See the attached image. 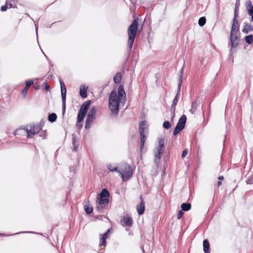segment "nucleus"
I'll use <instances>...</instances> for the list:
<instances>
[{
  "label": "nucleus",
  "instance_id": "nucleus-1",
  "mask_svg": "<svg viewBox=\"0 0 253 253\" xmlns=\"http://www.w3.org/2000/svg\"><path fill=\"white\" fill-rule=\"evenodd\" d=\"M126 100V92L123 85H120L118 88V93L112 91L109 97V107L112 113L117 114L119 110L120 103L124 104Z\"/></svg>",
  "mask_w": 253,
  "mask_h": 253
},
{
  "label": "nucleus",
  "instance_id": "nucleus-2",
  "mask_svg": "<svg viewBox=\"0 0 253 253\" xmlns=\"http://www.w3.org/2000/svg\"><path fill=\"white\" fill-rule=\"evenodd\" d=\"M118 171L123 181H127L132 175L133 171L131 167L127 163H124L118 167Z\"/></svg>",
  "mask_w": 253,
  "mask_h": 253
},
{
  "label": "nucleus",
  "instance_id": "nucleus-3",
  "mask_svg": "<svg viewBox=\"0 0 253 253\" xmlns=\"http://www.w3.org/2000/svg\"><path fill=\"white\" fill-rule=\"evenodd\" d=\"M239 27L240 25H232L230 42L232 47H236L239 45L240 38Z\"/></svg>",
  "mask_w": 253,
  "mask_h": 253
},
{
  "label": "nucleus",
  "instance_id": "nucleus-4",
  "mask_svg": "<svg viewBox=\"0 0 253 253\" xmlns=\"http://www.w3.org/2000/svg\"><path fill=\"white\" fill-rule=\"evenodd\" d=\"M138 22L135 19L132 23L129 26L128 29L127 33L128 36V45L129 49L132 48L137 30Z\"/></svg>",
  "mask_w": 253,
  "mask_h": 253
},
{
  "label": "nucleus",
  "instance_id": "nucleus-5",
  "mask_svg": "<svg viewBox=\"0 0 253 253\" xmlns=\"http://www.w3.org/2000/svg\"><path fill=\"white\" fill-rule=\"evenodd\" d=\"M165 144L164 138H160L158 141V145L154 150L155 162L158 163L161 159L164 152V147Z\"/></svg>",
  "mask_w": 253,
  "mask_h": 253
},
{
  "label": "nucleus",
  "instance_id": "nucleus-6",
  "mask_svg": "<svg viewBox=\"0 0 253 253\" xmlns=\"http://www.w3.org/2000/svg\"><path fill=\"white\" fill-rule=\"evenodd\" d=\"M96 112L97 108L96 107L93 106L90 109L86 119L85 124V127L86 128L90 127L91 125L95 119Z\"/></svg>",
  "mask_w": 253,
  "mask_h": 253
},
{
  "label": "nucleus",
  "instance_id": "nucleus-7",
  "mask_svg": "<svg viewBox=\"0 0 253 253\" xmlns=\"http://www.w3.org/2000/svg\"><path fill=\"white\" fill-rule=\"evenodd\" d=\"M90 103L91 101L88 100L84 102L81 106V109L78 115V122H81L84 120L85 115L86 114L87 111L89 109Z\"/></svg>",
  "mask_w": 253,
  "mask_h": 253
},
{
  "label": "nucleus",
  "instance_id": "nucleus-8",
  "mask_svg": "<svg viewBox=\"0 0 253 253\" xmlns=\"http://www.w3.org/2000/svg\"><path fill=\"white\" fill-rule=\"evenodd\" d=\"M186 121V116L183 115L179 119L173 131V135H177L180 131L183 129L185 126Z\"/></svg>",
  "mask_w": 253,
  "mask_h": 253
},
{
  "label": "nucleus",
  "instance_id": "nucleus-9",
  "mask_svg": "<svg viewBox=\"0 0 253 253\" xmlns=\"http://www.w3.org/2000/svg\"><path fill=\"white\" fill-rule=\"evenodd\" d=\"M109 204V199L108 198H100L98 197L96 200V208L100 212H102L103 209Z\"/></svg>",
  "mask_w": 253,
  "mask_h": 253
},
{
  "label": "nucleus",
  "instance_id": "nucleus-10",
  "mask_svg": "<svg viewBox=\"0 0 253 253\" xmlns=\"http://www.w3.org/2000/svg\"><path fill=\"white\" fill-rule=\"evenodd\" d=\"M41 127L38 126H33L30 130L26 129L27 137H32L33 135L39 133Z\"/></svg>",
  "mask_w": 253,
  "mask_h": 253
},
{
  "label": "nucleus",
  "instance_id": "nucleus-11",
  "mask_svg": "<svg viewBox=\"0 0 253 253\" xmlns=\"http://www.w3.org/2000/svg\"><path fill=\"white\" fill-rule=\"evenodd\" d=\"M121 222L124 226L131 227L133 224V220L131 217L124 216L122 218Z\"/></svg>",
  "mask_w": 253,
  "mask_h": 253
},
{
  "label": "nucleus",
  "instance_id": "nucleus-12",
  "mask_svg": "<svg viewBox=\"0 0 253 253\" xmlns=\"http://www.w3.org/2000/svg\"><path fill=\"white\" fill-rule=\"evenodd\" d=\"M141 203L136 207L137 211L139 215L142 214L145 211V204L142 196H140Z\"/></svg>",
  "mask_w": 253,
  "mask_h": 253
},
{
  "label": "nucleus",
  "instance_id": "nucleus-13",
  "mask_svg": "<svg viewBox=\"0 0 253 253\" xmlns=\"http://www.w3.org/2000/svg\"><path fill=\"white\" fill-rule=\"evenodd\" d=\"M88 86H86L84 84H82L80 89V95L83 98H86L87 97V90Z\"/></svg>",
  "mask_w": 253,
  "mask_h": 253
},
{
  "label": "nucleus",
  "instance_id": "nucleus-14",
  "mask_svg": "<svg viewBox=\"0 0 253 253\" xmlns=\"http://www.w3.org/2000/svg\"><path fill=\"white\" fill-rule=\"evenodd\" d=\"M200 104V101L198 99H196L193 101L191 104V108L189 110L190 112H191L192 114L195 113L197 108L199 106Z\"/></svg>",
  "mask_w": 253,
  "mask_h": 253
},
{
  "label": "nucleus",
  "instance_id": "nucleus-15",
  "mask_svg": "<svg viewBox=\"0 0 253 253\" xmlns=\"http://www.w3.org/2000/svg\"><path fill=\"white\" fill-rule=\"evenodd\" d=\"M253 31V26L248 23H245L242 32L247 34L250 32Z\"/></svg>",
  "mask_w": 253,
  "mask_h": 253
},
{
  "label": "nucleus",
  "instance_id": "nucleus-16",
  "mask_svg": "<svg viewBox=\"0 0 253 253\" xmlns=\"http://www.w3.org/2000/svg\"><path fill=\"white\" fill-rule=\"evenodd\" d=\"M26 84L24 88L22 90V94L25 96L27 94V91L29 88V87L33 84V81L32 80H29L26 81Z\"/></svg>",
  "mask_w": 253,
  "mask_h": 253
},
{
  "label": "nucleus",
  "instance_id": "nucleus-17",
  "mask_svg": "<svg viewBox=\"0 0 253 253\" xmlns=\"http://www.w3.org/2000/svg\"><path fill=\"white\" fill-rule=\"evenodd\" d=\"M246 4L247 10L248 14L252 17V21H253V6L252 5L251 1L247 2Z\"/></svg>",
  "mask_w": 253,
  "mask_h": 253
},
{
  "label": "nucleus",
  "instance_id": "nucleus-18",
  "mask_svg": "<svg viewBox=\"0 0 253 253\" xmlns=\"http://www.w3.org/2000/svg\"><path fill=\"white\" fill-rule=\"evenodd\" d=\"M148 128V126L147 125V123L145 121L141 122L140 123L139 126V132L140 134L145 133L146 130H147Z\"/></svg>",
  "mask_w": 253,
  "mask_h": 253
},
{
  "label": "nucleus",
  "instance_id": "nucleus-19",
  "mask_svg": "<svg viewBox=\"0 0 253 253\" xmlns=\"http://www.w3.org/2000/svg\"><path fill=\"white\" fill-rule=\"evenodd\" d=\"M238 16V8L237 5H235V9H234V18L233 19L232 25H240L238 20H237V17Z\"/></svg>",
  "mask_w": 253,
  "mask_h": 253
},
{
  "label": "nucleus",
  "instance_id": "nucleus-20",
  "mask_svg": "<svg viewBox=\"0 0 253 253\" xmlns=\"http://www.w3.org/2000/svg\"><path fill=\"white\" fill-rule=\"evenodd\" d=\"M178 101V92L177 93L175 97L174 98L173 101H172V104L171 106L170 110L171 112H175V106L177 103V102Z\"/></svg>",
  "mask_w": 253,
  "mask_h": 253
},
{
  "label": "nucleus",
  "instance_id": "nucleus-21",
  "mask_svg": "<svg viewBox=\"0 0 253 253\" xmlns=\"http://www.w3.org/2000/svg\"><path fill=\"white\" fill-rule=\"evenodd\" d=\"M140 143H141L140 149V151H142L143 149L145 142L146 140V137L145 136V133L140 134Z\"/></svg>",
  "mask_w": 253,
  "mask_h": 253
},
{
  "label": "nucleus",
  "instance_id": "nucleus-22",
  "mask_svg": "<svg viewBox=\"0 0 253 253\" xmlns=\"http://www.w3.org/2000/svg\"><path fill=\"white\" fill-rule=\"evenodd\" d=\"M60 87L62 97H66V88L65 84L60 81Z\"/></svg>",
  "mask_w": 253,
  "mask_h": 253
},
{
  "label": "nucleus",
  "instance_id": "nucleus-23",
  "mask_svg": "<svg viewBox=\"0 0 253 253\" xmlns=\"http://www.w3.org/2000/svg\"><path fill=\"white\" fill-rule=\"evenodd\" d=\"M109 196V193L106 189H103L98 197L100 198H108Z\"/></svg>",
  "mask_w": 253,
  "mask_h": 253
},
{
  "label": "nucleus",
  "instance_id": "nucleus-24",
  "mask_svg": "<svg viewBox=\"0 0 253 253\" xmlns=\"http://www.w3.org/2000/svg\"><path fill=\"white\" fill-rule=\"evenodd\" d=\"M203 251L204 252H210V244L207 239L203 241Z\"/></svg>",
  "mask_w": 253,
  "mask_h": 253
},
{
  "label": "nucleus",
  "instance_id": "nucleus-25",
  "mask_svg": "<svg viewBox=\"0 0 253 253\" xmlns=\"http://www.w3.org/2000/svg\"><path fill=\"white\" fill-rule=\"evenodd\" d=\"M191 205L190 203H183L181 205L182 211H188L190 210Z\"/></svg>",
  "mask_w": 253,
  "mask_h": 253
},
{
  "label": "nucleus",
  "instance_id": "nucleus-26",
  "mask_svg": "<svg viewBox=\"0 0 253 253\" xmlns=\"http://www.w3.org/2000/svg\"><path fill=\"white\" fill-rule=\"evenodd\" d=\"M57 119V115L56 114L53 113L48 115V121L51 123L55 122Z\"/></svg>",
  "mask_w": 253,
  "mask_h": 253
},
{
  "label": "nucleus",
  "instance_id": "nucleus-27",
  "mask_svg": "<svg viewBox=\"0 0 253 253\" xmlns=\"http://www.w3.org/2000/svg\"><path fill=\"white\" fill-rule=\"evenodd\" d=\"M245 40L247 43L250 44H252L253 42V35H250L246 36L245 38Z\"/></svg>",
  "mask_w": 253,
  "mask_h": 253
},
{
  "label": "nucleus",
  "instance_id": "nucleus-28",
  "mask_svg": "<svg viewBox=\"0 0 253 253\" xmlns=\"http://www.w3.org/2000/svg\"><path fill=\"white\" fill-rule=\"evenodd\" d=\"M114 81L116 84H119L121 81V74L117 73L114 77Z\"/></svg>",
  "mask_w": 253,
  "mask_h": 253
},
{
  "label": "nucleus",
  "instance_id": "nucleus-29",
  "mask_svg": "<svg viewBox=\"0 0 253 253\" xmlns=\"http://www.w3.org/2000/svg\"><path fill=\"white\" fill-rule=\"evenodd\" d=\"M73 145V150L75 152L78 151V143L76 141V139L75 137L73 138L72 140Z\"/></svg>",
  "mask_w": 253,
  "mask_h": 253
},
{
  "label": "nucleus",
  "instance_id": "nucleus-30",
  "mask_svg": "<svg viewBox=\"0 0 253 253\" xmlns=\"http://www.w3.org/2000/svg\"><path fill=\"white\" fill-rule=\"evenodd\" d=\"M107 168L110 171H112V172H114V171H118V167H114L111 164H109L107 165Z\"/></svg>",
  "mask_w": 253,
  "mask_h": 253
},
{
  "label": "nucleus",
  "instance_id": "nucleus-31",
  "mask_svg": "<svg viewBox=\"0 0 253 253\" xmlns=\"http://www.w3.org/2000/svg\"><path fill=\"white\" fill-rule=\"evenodd\" d=\"M206 22V19L205 17L200 18L198 21V24L200 26H203Z\"/></svg>",
  "mask_w": 253,
  "mask_h": 253
},
{
  "label": "nucleus",
  "instance_id": "nucleus-32",
  "mask_svg": "<svg viewBox=\"0 0 253 253\" xmlns=\"http://www.w3.org/2000/svg\"><path fill=\"white\" fill-rule=\"evenodd\" d=\"M183 67L181 69V75H180V80H179V83H178V92L179 91L180 89V87H181V84H182V74H183Z\"/></svg>",
  "mask_w": 253,
  "mask_h": 253
},
{
  "label": "nucleus",
  "instance_id": "nucleus-33",
  "mask_svg": "<svg viewBox=\"0 0 253 253\" xmlns=\"http://www.w3.org/2000/svg\"><path fill=\"white\" fill-rule=\"evenodd\" d=\"M63 114H64L66 109V97H62Z\"/></svg>",
  "mask_w": 253,
  "mask_h": 253
},
{
  "label": "nucleus",
  "instance_id": "nucleus-34",
  "mask_svg": "<svg viewBox=\"0 0 253 253\" xmlns=\"http://www.w3.org/2000/svg\"><path fill=\"white\" fill-rule=\"evenodd\" d=\"M163 126L165 129H168L170 128V124L169 121H165L164 122Z\"/></svg>",
  "mask_w": 253,
  "mask_h": 253
},
{
  "label": "nucleus",
  "instance_id": "nucleus-35",
  "mask_svg": "<svg viewBox=\"0 0 253 253\" xmlns=\"http://www.w3.org/2000/svg\"><path fill=\"white\" fill-rule=\"evenodd\" d=\"M84 210L86 213L90 214L92 212L93 209L92 208H89L87 206H85L84 207Z\"/></svg>",
  "mask_w": 253,
  "mask_h": 253
},
{
  "label": "nucleus",
  "instance_id": "nucleus-36",
  "mask_svg": "<svg viewBox=\"0 0 253 253\" xmlns=\"http://www.w3.org/2000/svg\"><path fill=\"white\" fill-rule=\"evenodd\" d=\"M109 232H110V229H108L107 230V231L106 232H105L104 234H103V235H101V238L103 239L106 241L108 234Z\"/></svg>",
  "mask_w": 253,
  "mask_h": 253
},
{
  "label": "nucleus",
  "instance_id": "nucleus-37",
  "mask_svg": "<svg viewBox=\"0 0 253 253\" xmlns=\"http://www.w3.org/2000/svg\"><path fill=\"white\" fill-rule=\"evenodd\" d=\"M106 244V241L103 239L100 238L99 246H105Z\"/></svg>",
  "mask_w": 253,
  "mask_h": 253
},
{
  "label": "nucleus",
  "instance_id": "nucleus-38",
  "mask_svg": "<svg viewBox=\"0 0 253 253\" xmlns=\"http://www.w3.org/2000/svg\"><path fill=\"white\" fill-rule=\"evenodd\" d=\"M183 212L182 211H179L178 212V214H177V218L178 219H180L182 216H183Z\"/></svg>",
  "mask_w": 253,
  "mask_h": 253
},
{
  "label": "nucleus",
  "instance_id": "nucleus-39",
  "mask_svg": "<svg viewBox=\"0 0 253 253\" xmlns=\"http://www.w3.org/2000/svg\"><path fill=\"white\" fill-rule=\"evenodd\" d=\"M187 153H188V150L187 149H184L183 151L182 154L181 155L182 158H184L187 155Z\"/></svg>",
  "mask_w": 253,
  "mask_h": 253
},
{
  "label": "nucleus",
  "instance_id": "nucleus-40",
  "mask_svg": "<svg viewBox=\"0 0 253 253\" xmlns=\"http://www.w3.org/2000/svg\"><path fill=\"white\" fill-rule=\"evenodd\" d=\"M7 6L6 5H2L0 8V10L1 11H5L7 10Z\"/></svg>",
  "mask_w": 253,
  "mask_h": 253
},
{
  "label": "nucleus",
  "instance_id": "nucleus-41",
  "mask_svg": "<svg viewBox=\"0 0 253 253\" xmlns=\"http://www.w3.org/2000/svg\"><path fill=\"white\" fill-rule=\"evenodd\" d=\"M247 183L248 184H252L253 183V180L251 179H248L247 180Z\"/></svg>",
  "mask_w": 253,
  "mask_h": 253
},
{
  "label": "nucleus",
  "instance_id": "nucleus-42",
  "mask_svg": "<svg viewBox=\"0 0 253 253\" xmlns=\"http://www.w3.org/2000/svg\"><path fill=\"white\" fill-rule=\"evenodd\" d=\"M44 84H45V89L46 90H49L50 88L49 86L46 83H45Z\"/></svg>",
  "mask_w": 253,
  "mask_h": 253
},
{
  "label": "nucleus",
  "instance_id": "nucleus-43",
  "mask_svg": "<svg viewBox=\"0 0 253 253\" xmlns=\"http://www.w3.org/2000/svg\"><path fill=\"white\" fill-rule=\"evenodd\" d=\"M171 113H172V116H171V121H173V119L175 117V112H171Z\"/></svg>",
  "mask_w": 253,
  "mask_h": 253
},
{
  "label": "nucleus",
  "instance_id": "nucleus-44",
  "mask_svg": "<svg viewBox=\"0 0 253 253\" xmlns=\"http://www.w3.org/2000/svg\"><path fill=\"white\" fill-rule=\"evenodd\" d=\"M224 177L223 176H220L218 177V179L221 181L223 179Z\"/></svg>",
  "mask_w": 253,
  "mask_h": 253
},
{
  "label": "nucleus",
  "instance_id": "nucleus-45",
  "mask_svg": "<svg viewBox=\"0 0 253 253\" xmlns=\"http://www.w3.org/2000/svg\"><path fill=\"white\" fill-rule=\"evenodd\" d=\"M6 4H7L8 5H9V7L11 8V7H13V4L12 3H7V2H6Z\"/></svg>",
  "mask_w": 253,
  "mask_h": 253
},
{
  "label": "nucleus",
  "instance_id": "nucleus-46",
  "mask_svg": "<svg viewBox=\"0 0 253 253\" xmlns=\"http://www.w3.org/2000/svg\"><path fill=\"white\" fill-rule=\"evenodd\" d=\"M221 184V181H219L218 182H217V186H220Z\"/></svg>",
  "mask_w": 253,
  "mask_h": 253
},
{
  "label": "nucleus",
  "instance_id": "nucleus-47",
  "mask_svg": "<svg viewBox=\"0 0 253 253\" xmlns=\"http://www.w3.org/2000/svg\"><path fill=\"white\" fill-rule=\"evenodd\" d=\"M204 253H210V252H204Z\"/></svg>",
  "mask_w": 253,
  "mask_h": 253
},
{
  "label": "nucleus",
  "instance_id": "nucleus-48",
  "mask_svg": "<svg viewBox=\"0 0 253 253\" xmlns=\"http://www.w3.org/2000/svg\"><path fill=\"white\" fill-rule=\"evenodd\" d=\"M236 5H237V6L238 7V4H237V3H236Z\"/></svg>",
  "mask_w": 253,
  "mask_h": 253
}]
</instances>
